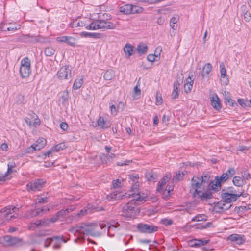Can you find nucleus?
I'll return each instance as SVG.
<instances>
[{"label":"nucleus","instance_id":"1","mask_svg":"<svg viewBox=\"0 0 251 251\" xmlns=\"http://www.w3.org/2000/svg\"><path fill=\"white\" fill-rule=\"evenodd\" d=\"M147 199L146 196H141L137 194L134 196V199L123 207L121 215L127 219L135 218L140 211L137 205L145 202Z\"/></svg>","mask_w":251,"mask_h":251},{"label":"nucleus","instance_id":"2","mask_svg":"<svg viewBox=\"0 0 251 251\" xmlns=\"http://www.w3.org/2000/svg\"><path fill=\"white\" fill-rule=\"evenodd\" d=\"M100 227V226L97 224L81 223L72 228L70 231L74 232L75 235L78 236L77 238L75 240V242H76L78 239L84 241L85 239L84 235H90L93 237L99 236L100 233L97 229Z\"/></svg>","mask_w":251,"mask_h":251},{"label":"nucleus","instance_id":"3","mask_svg":"<svg viewBox=\"0 0 251 251\" xmlns=\"http://www.w3.org/2000/svg\"><path fill=\"white\" fill-rule=\"evenodd\" d=\"M31 73L30 60L28 57H25L21 61L20 74L21 77L24 79L28 77Z\"/></svg>","mask_w":251,"mask_h":251},{"label":"nucleus","instance_id":"4","mask_svg":"<svg viewBox=\"0 0 251 251\" xmlns=\"http://www.w3.org/2000/svg\"><path fill=\"white\" fill-rule=\"evenodd\" d=\"M226 176V174L223 173L220 176H215L214 180L211 181L209 183L208 185L209 189H211L215 192H217L221 190L222 184L228 179Z\"/></svg>","mask_w":251,"mask_h":251},{"label":"nucleus","instance_id":"5","mask_svg":"<svg viewBox=\"0 0 251 251\" xmlns=\"http://www.w3.org/2000/svg\"><path fill=\"white\" fill-rule=\"evenodd\" d=\"M19 209V207L16 206L12 205L7 206L2 208L0 211V218L5 220H10L15 219L17 217L18 214L15 215H12V214L17 211Z\"/></svg>","mask_w":251,"mask_h":251},{"label":"nucleus","instance_id":"6","mask_svg":"<svg viewBox=\"0 0 251 251\" xmlns=\"http://www.w3.org/2000/svg\"><path fill=\"white\" fill-rule=\"evenodd\" d=\"M46 183V181L44 179H36L26 185V189L28 192L41 191Z\"/></svg>","mask_w":251,"mask_h":251},{"label":"nucleus","instance_id":"7","mask_svg":"<svg viewBox=\"0 0 251 251\" xmlns=\"http://www.w3.org/2000/svg\"><path fill=\"white\" fill-rule=\"evenodd\" d=\"M0 243L4 246H19L22 245V240L16 237L7 235L0 239Z\"/></svg>","mask_w":251,"mask_h":251},{"label":"nucleus","instance_id":"8","mask_svg":"<svg viewBox=\"0 0 251 251\" xmlns=\"http://www.w3.org/2000/svg\"><path fill=\"white\" fill-rule=\"evenodd\" d=\"M210 240H205L204 239H193L190 240L188 242L189 246L193 248H201L203 251H207L210 250L209 248H207L204 246L209 243Z\"/></svg>","mask_w":251,"mask_h":251},{"label":"nucleus","instance_id":"9","mask_svg":"<svg viewBox=\"0 0 251 251\" xmlns=\"http://www.w3.org/2000/svg\"><path fill=\"white\" fill-rule=\"evenodd\" d=\"M40 36L31 34H22L17 38V41L25 43H35L40 41Z\"/></svg>","mask_w":251,"mask_h":251},{"label":"nucleus","instance_id":"10","mask_svg":"<svg viewBox=\"0 0 251 251\" xmlns=\"http://www.w3.org/2000/svg\"><path fill=\"white\" fill-rule=\"evenodd\" d=\"M137 228L139 231L142 233H151L158 230L156 226L142 223L138 224Z\"/></svg>","mask_w":251,"mask_h":251},{"label":"nucleus","instance_id":"11","mask_svg":"<svg viewBox=\"0 0 251 251\" xmlns=\"http://www.w3.org/2000/svg\"><path fill=\"white\" fill-rule=\"evenodd\" d=\"M72 67L69 65L62 67L58 71V77L60 79H67L71 76Z\"/></svg>","mask_w":251,"mask_h":251},{"label":"nucleus","instance_id":"12","mask_svg":"<svg viewBox=\"0 0 251 251\" xmlns=\"http://www.w3.org/2000/svg\"><path fill=\"white\" fill-rule=\"evenodd\" d=\"M231 206V204L226 203L224 201H220L215 205L214 209L217 213H222L229 209Z\"/></svg>","mask_w":251,"mask_h":251},{"label":"nucleus","instance_id":"13","mask_svg":"<svg viewBox=\"0 0 251 251\" xmlns=\"http://www.w3.org/2000/svg\"><path fill=\"white\" fill-rule=\"evenodd\" d=\"M240 195L241 194L223 192L221 194V197L224 201L231 204V202L236 201Z\"/></svg>","mask_w":251,"mask_h":251},{"label":"nucleus","instance_id":"14","mask_svg":"<svg viewBox=\"0 0 251 251\" xmlns=\"http://www.w3.org/2000/svg\"><path fill=\"white\" fill-rule=\"evenodd\" d=\"M129 195L130 194L127 195L126 193L124 194L122 192L115 191L107 195L106 199L109 201H112L116 200L123 199L125 198L129 197Z\"/></svg>","mask_w":251,"mask_h":251},{"label":"nucleus","instance_id":"15","mask_svg":"<svg viewBox=\"0 0 251 251\" xmlns=\"http://www.w3.org/2000/svg\"><path fill=\"white\" fill-rule=\"evenodd\" d=\"M129 195L130 194L127 195L126 193L124 194L122 192L115 191L107 195L106 199L109 201H112L116 200L123 199L125 198L129 197Z\"/></svg>","mask_w":251,"mask_h":251},{"label":"nucleus","instance_id":"16","mask_svg":"<svg viewBox=\"0 0 251 251\" xmlns=\"http://www.w3.org/2000/svg\"><path fill=\"white\" fill-rule=\"evenodd\" d=\"M227 240L234 242L237 245H242L245 242L246 238L243 235L233 234L228 237Z\"/></svg>","mask_w":251,"mask_h":251},{"label":"nucleus","instance_id":"17","mask_svg":"<svg viewBox=\"0 0 251 251\" xmlns=\"http://www.w3.org/2000/svg\"><path fill=\"white\" fill-rule=\"evenodd\" d=\"M137 7L132 4H126L120 7V11L125 14H129L139 12Z\"/></svg>","mask_w":251,"mask_h":251},{"label":"nucleus","instance_id":"18","mask_svg":"<svg viewBox=\"0 0 251 251\" xmlns=\"http://www.w3.org/2000/svg\"><path fill=\"white\" fill-rule=\"evenodd\" d=\"M56 206L57 205H51L50 207L47 208V207H44L43 208L37 209L36 210H33L31 212L30 215L31 217H35L44 212L46 213L50 211L51 209H53L54 207Z\"/></svg>","mask_w":251,"mask_h":251},{"label":"nucleus","instance_id":"19","mask_svg":"<svg viewBox=\"0 0 251 251\" xmlns=\"http://www.w3.org/2000/svg\"><path fill=\"white\" fill-rule=\"evenodd\" d=\"M212 67L210 63H206L202 68V71L199 74V76L203 79L205 76L207 78L209 77V73L211 71Z\"/></svg>","mask_w":251,"mask_h":251},{"label":"nucleus","instance_id":"20","mask_svg":"<svg viewBox=\"0 0 251 251\" xmlns=\"http://www.w3.org/2000/svg\"><path fill=\"white\" fill-rule=\"evenodd\" d=\"M196 195L200 198L201 200L210 199L212 197V193L210 191L203 192L201 190H198V189H196L194 193L195 196H196Z\"/></svg>","mask_w":251,"mask_h":251},{"label":"nucleus","instance_id":"21","mask_svg":"<svg viewBox=\"0 0 251 251\" xmlns=\"http://www.w3.org/2000/svg\"><path fill=\"white\" fill-rule=\"evenodd\" d=\"M47 141L43 138H39L37 140L36 142L31 146L34 151H39L45 146Z\"/></svg>","mask_w":251,"mask_h":251},{"label":"nucleus","instance_id":"22","mask_svg":"<svg viewBox=\"0 0 251 251\" xmlns=\"http://www.w3.org/2000/svg\"><path fill=\"white\" fill-rule=\"evenodd\" d=\"M211 105L213 108L219 111L221 108V103L218 96L215 94L211 98Z\"/></svg>","mask_w":251,"mask_h":251},{"label":"nucleus","instance_id":"23","mask_svg":"<svg viewBox=\"0 0 251 251\" xmlns=\"http://www.w3.org/2000/svg\"><path fill=\"white\" fill-rule=\"evenodd\" d=\"M99 24L100 25V29H113L116 27V25L109 21V20L100 22Z\"/></svg>","mask_w":251,"mask_h":251},{"label":"nucleus","instance_id":"24","mask_svg":"<svg viewBox=\"0 0 251 251\" xmlns=\"http://www.w3.org/2000/svg\"><path fill=\"white\" fill-rule=\"evenodd\" d=\"M171 177V175L169 174H167L163 178H162L160 181H159L158 183V187L157 188V191L158 192H160L162 191L163 189V186L165 185L166 182L169 181L170 177Z\"/></svg>","mask_w":251,"mask_h":251},{"label":"nucleus","instance_id":"25","mask_svg":"<svg viewBox=\"0 0 251 251\" xmlns=\"http://www.w3.org/2000/svg\"><path fill=\"white\" fill-rule=\"evenodd\" d=\"M88 22H90L89 20H85L83 21L79 20L78 21L77 20L74 21L70 24V26L72 27H85L88 25Z\"/></svg>","mask_w":251,"mask_h":251},{"label":"nucleus","instance_id":"26","mask_svg":"<svg viewBox=\"0 0 251 251\" xmlns=\"http://www.w3.org/2000/svg\"><path fill=\"white\" fill-rule=\"evenodd\" d=\"M88 22V25L86 26V29L87 30H97L100 29V22L98 19L92 22L91 23H89Z\"/></svg>","mask_w":251,"mask_h":251},{"label":"nucleus","instance_id":"27","mask_svg":"<svg viewBox=\"0 0 251 251\" xmlns=\"http://www.w3.org/2000/svg\"><path fill=\"white\" fill-rule=\"evenodd\" d=\"M145 176L148 181H155L157 179V175L152 170L146 172Z\"/></svg>","mask_w":251,"mask_h":251},{"label":"nucleus","instance_id":"28","mask_svg":"<svg viewBox=\"0 0 251 251\" xmlns=\"http://www.w3.org/2000/svg\"><path fill=\"white\" fill-rule=\"evenodd\" d=\"M193 84V80L190 76L186 79V83L184 86V92L189 93L191 92Z\"/></svg>","mask_w":251,"mask_h":251},{"label":"nucleus","instance_id":"29","mask_svg":"<svg viewBox=\"0 0 251 251\" xmlns=\"http://www.w3.org/2000/svg\"><path fill=\"white\" fill-rule=\"evenodd\" d=\"M202 183L201 181V179L196 176H194L191 180V186L193 189H197L200 188Z\"/></svg>","mask_w":251,"mask_h":251},{"label":"nucleus","instance_id":"30","mask_svg":"<svg viewBox=\"0 0 251 251\" xmlns=\"http://www.w3.org/2000/svg\"><path fill=\"white\" fill-rule=\"evenodd\" d=\"M54 239L58 241L65 242L64 239H63L62 238H60L59 236H54V237H53L52 238H47L44 242V246L46 248L49 247L52 241Z\"/></svg>","mask_w":251,"mask_h":251},{"label":"nucleus","instance_id":"31","mask_svg":"<svg viewBox=\"0 0 251 251\" xmlns=\"http://www.w3.org/2000/svg\"><path fill=\"white\" fill-rule=\"evenodd\" d=\"M133 47L129 44L126 45L124 48V51L126 58H129L133 54Z\"/></svg>","mask_w":251,"mask_h":251},{"label":"nucleus","instance_id":"32","mask_svg":"<svg viewBox=\"0 0 251 251\" xmlns=\"http://www.w3.org/2000/svg\"><path fill=\"white\" fill-rule=\"evenodd\" d=\"M115 76V72L112 69L107 70L103 75L104 79L106 80H112Z\"/></svg>","mask_w":251,"mask_h":251},{"label":"nucleus","instance_id":"33","mask_svg":"<svg viewBox=\"0 0 251 251\" xmlns=\"http://www.w3.org/2000/svg\"><path fill=\"white\" fill-rule=\"evenodd\" d=\"M83 83V79L82 77L79 76L77 77L75 81L73 88L74 90H77L80 88Z\"/></svg>","mask_w":251,"mask_h":251},{"label":"nucleus","instance_id":"34","mask_svg":"<svg viewBox=\"0 0 251 251\" xmlns=\"http://www.w3.org/2000/svg\"><path fill=\"white\" fill-rule=\"evenodd\" d=\"M232 182L234 185L238 187L242 186L244 184L243 180L239 176H235L233 178Z\"/></svg>","mask_w":251,"mask_h":251},{"label":"nucleus","instance_id":"35","mask_svg":"<svg viewBox=\"0 0 251 251\" xmlns=\"http://www.w3.org/2000/svg\"><path fill=\"white\" fill-rule=\"evenodd\" d=\"M210 176H211L209 173H204L201 177L200 178L201 179V183L202 184L208 183L210 178Z\"/></svg>","mask_w":251,"mask_h":251},{"label":"nucleus","instance_id":"36","mask_svg":"<svg viewBox=\"0 0 251 251\" xmlns=\"http://www.w3.org/2000/svg\"><path fill=\"white\" fill-rule=\"evenodd\" d=\"M55 52V50L50 47L46 48L44 50V53L45 55L48 57H50L53 55Z\"/></svg>","mask_w":251,"mask_h":251},{"label":"nucleus","instance_id":"37","mask_svg":"<svg viewBox=\"0 0 251 251\" xmlns=\"http://www.w3.org/2000/svg\"><path fill=\"white\" fill-rule=\"evenodd\" d=\"M137 49L140 54H144L147 52L148 47L144 44H140L138 46Z\"/></svg>","mask_w":251,"mask_h":251},{"label":"nucleus","instance_id":"38","mask_svg":"<svg viewBox=\"0 0 251 251\" xmlns=\"http://www.w3.org/2000/svg\"><path fill=\"white\" fill-rule=\"evenodd\" d=\"M185 174L183 172H178L176 173V175L173 176V181L174 182H178L182 179Z\"/></svg>","mask_w":251,"mask_h":251},{"label":"nucleus","instance_id":"39","mask_svg":"<svg viewBox=\"0 0 251 251\" xmlns=\"http://www.w3.org/2000/svg\"><path fill=\"white\" fill-rule=\"evenodd\" d=\"M111 18V15L108 13H104L99 15V22L109 21Z\"/></svg>","mask_w":251,"mask_h":251},{"label":"nucleus","instance_id":"40","mask_svg":"<svg viewBox=\"0 0 251 251\" xmlns=\"http://www.w3.org/2000/svg\"><path fill=\"white\" fill-rule=\"evenodd\" d=\"M33 224L35 225L36 227H39L40 226H46L49 224V222H48L47 219H44L36 221Z\"/></svg>","mask_w":251,"mask_h":251},{"label":"nucleus","instance_id":"41","mask_svg":"<svg viewBox=\"0 0 251 251\" xmlns=\"http://www.w3.org/2000/svg\"><path fill=\"white\" fill-rule=\"evenodd\" d=\"M122 104L123 106H124V104L122 102H120L119 103V105H118L117 107H116V106L114 104H112L110 106V111L112 115H116L118 111V109L120 107V105Z\"/></svg>","mask_w":251,"mask_h":251},{"label":"nucleus","instance_id":"42","mask_svg":"<svg viewBox=\"0 0 251 251\" xmlns=\"http://www.w3.org/2000/svg\"><path fill=\"white\" fill-rule=\"evenodd\" d=\"M65 148H66L65 144L61 143L52 147V151L57 152L60 150H63Z\"/></svg>","mask_w":251,"mask_h":251},{"label":"nucleus","instance_id":"43","mask_svg":"<svg viewBox=\"0 0 251 251\" xmlns=\"http://www.w3.org/2000/svg\"><path fill=\"white\" fill-rule=\"evenodd\" d=\"M173 189H174V186H173L168 185L166 186L165 191L164 192V193H163L164 197H166V199H168L169 197V196L170 195V193L171 191H172L173 190Z\"/></svg>","mask_w":251,"mask_h":251},{"label":"nucleus","instance_id":"44","mask_svg":"<svg viewBox=\"0 0 251 251\" xmlns=\"http://www.w3.org/2000/svg\"><path fill=\"white\" fill-rule=\"evenodd\" d=\"M97 124L99 126H100L102 128H106L108 127V126H106L105 125V121L104 120V118L102 117H100L98 121H97Z\"/></svg>","mask_w":251,"mask_h":251},{"label":"nucleus","instance_id":"45","mask_svg":"<svg viewBox=\"0 0 251 251\" xmlns=\"http://www.w3.org/2000/svg\"><path fill=\"white\" fill-rule=\"evenodd\" d=\"M224 174H226V177H227L228 179H229L232 177L233 175L235 174V170L233 168H230L226 171V172L224 173Z\"/></svg>","mask_w":251,"mask_h":251},{"label":"nucleus","instance_id":"46","mask_svg":"<svg viewBox=\"0 0 251 251\" xmlns=\"http://www.w3.org/2000/svg\"><path fill=\"white\" fill-rule=\"evenodd\" d=\"M225 100L228 103L229 105L234 107L235 105H237V104L235 102V101L232 100L229 96H225Z\"/></svg>","mask_w":251,"mask_h":251},{"label":"nucleus","instance_id":"47","mask_svg":"<svg viewBox=\"0 0 251 251\" xmlns=\"http://www.w3.org/2000/svg\"><path fill=\"white\" fill-rule=\"evenodd\" d=\"M7 174H11L12 172V169L16 167V163L14 161L9 162L7 164Z\"/></svg>","mask_w":251,"mask_h":251},{"label":"nucleus","instance_id":"48","mask_svg":"<svg viewBox=\"0 0 251 251\" xmlns=\"http://www.w3.org/2000/svg\"><path fill=\"white\" fill-rule=\"evenodd\" d=\"M220 73L221 77L224 78L227 76L226 70L223 63L220 65Z\"/></svg>","mask_w":251,"mask_h":251},{"label":"nucleus","instance_id":"49","mask_svg":"<svg viewBox=\"0 0 251 251\" xmlns=\"http://www.w3.org/2000/svg\"><path fill=\"white\" fill-rule=\"evenodd\" d=\"M183 77L182 74L178 76L176 81H175L174 83V85L179 87V86L181 85L183 82Z\"/></svg>","mask_w":251,"mask_h":251},{"label":"nucleus","instance_id":"50","mask_svg":"<svg viewBox=\"0 0 251 251\" xmlns=\"http://www.w3.org/2000/svg\"><path fill=\"white\" fill-rule=\"evenodd\" d=\"M178 87L174 85V90L172 93V98L174 99H177L178 97Z\"/></svg>","mask_w":251,"mask_h":251},{"label":"nucleus","instance_id":"51","mask_svg":"<svg viewBox=\"0 0 251 251\" xmlns=\"http://www.w3.org/2000/svg\"><path fill=\"white\" fill-rule=\"evenodd\" d=\"M206 216L204 215H198L192 218V220L193 221H201L202 220H206Z\"/></svg>","mask_w":251,"mask_h":251},{"label":"nucleus","instance_id":"52","mask_svg":"<svg viewBox=\"0 0 251 251\" xmlns=\"http://www.w3.org/2000/svg\"><path fill=\"white\" fill-rule=\"evenodd\" d=\"M36 202L37 203L41 204V203H46L48 202V198L47 197H42L41 196H38Z\"/></svg>","mask_w":251,"mask_h":251},{"label":"nucleus","instance_id":"53","mask_svg":"<svg viewBox=\"0 0 251 251\" xmlns=\"http://www.w3.org/2000/svg\"><path fill=\"white\" fill-rule=\"evenodd\" d=\"M66 43L71 46L74 47L75 45V39L71 36H68Z\"/></svg>","mask_w":251,"mask_h":251},{"label":"nucleus","instance_id":"54","mask_svg":"<svg viewBox=\"0 0 251 251\" xmlns=\"http://www.w3.org/2000/svg\"><path fill=\"white\" fill-rule=\"evenodd\" d=\"M57 216L56 217H58L59 218H64L66 216L68 215V213L66 210V209H61L56 213Z\"/></svg>","mask_w":251,"mask_h":251},{"label":"nucleus","instance_id":"55","mask_svg":"<svg viewBox=\"0 0 251 251\" xmlns=\"http://www.w3.org/2000/svg\"><path fill=\"white\" fill-rule=\"evenodd\" d=\"M161 223L166 226H168L173 224V221L170 219L164 218L161 220Z\"/></svg>","mask_w":251,"mask_h":251},{"label":"nucleus","instance_id":"56","mask_svg":"<svg viewBox=\"0 0 251 251\" xmlns=\"http://www.w3.org/2000/svg\"><path fill=\"white\" fill-rule=\"evenodd\" d=\"M9 174H7V172L5 174L0 173V182H4L9 179Z\"/></svg>","mask_w":251,"mask_h":251},{"label":"nucleus","instance_id":"57","mask_svg":"<svg viewBox=\"0 0 251 251\" xmlns=\"http://www.w3.org/2000/svg\"><path fill=\"white\" fill-rule=\"evenodd\" d=\"M244 19L246 22H249L251 19V15L250 12L246 11V12L243 13Z\"/></svg>","mask_w":251,"mask_h":251},{"label":"nucleus","instance_id":"58","mask_svg":"<svg viewBox=\"0 0 251 251\" xmlns=\"http://www.w3.org/2000/svg\"><path fill=\"white\" fill-rule=\"evenodd\" d=\"M237 101L239 104L243 107L250 106V104L248 102L246 103L245 100L243 99H238Z\"/></svg>","mask_w":251,"mask_h":251},{"label":"nucleus","instance_id":"59","mask_svg":"<svg viewBox=\"0 0 251 251\" xmlns=\"http://www.w3.org/2000/svg\"><path fill=\"white\" fill-rule=\"evenodd\" d=\"M121 184V182L118 179L114 180L112 181V186L113 188L116 189L120 187Z\"/></svg>","mask_w":251,"mask_h":251},{"label":"nucleus","instance_id":"60","mask_svg":"<svg viewBox=\"0 0 251 251\" xmlns=\"http://www.w3.org/2000/svg\"><path fill=\"white\" fill-rule=\"evenodd\" d=\"M162 98L161 94L157 93L156 98V105H161L162 104Z\"/></svg>","mask_w":251,"mask_h":251},{"label":"nucleus","instance_id":"61","mask_svg":"<svg viewBox=\"0 0 251 251\" xmlns=\"http://www.w3.org/2000/svg\"><path fill=\"white\" fill-rule=\"evenodd\" d=\"M68 36H62L56 38V41L60 43H66Z\"/></svg>","mask_w":251,"mask_h":251},{"label":"nucleus","instance_id":"62","mask_svg":"<svg viewBox=\"0 0 251 251\" xmlns=\"http://www.w3.org/2000/svg\"><path fill=\"white\" fill-rule=\"evenodd\" d=\"M57 216L56 213L53 215L52 217L48 219V222H49V224L50 223H53L56 222L59 218L58 217H56Z\"/></svg>","mask_w":251,"mask_h":251},{"label":"nucleus","instance_id":"63","mask_svg":"<svg viewBox=\"0 0 251 251\" xmlns=\"http://www.w3.org/2000/svg\"><path fill=\"white\" fill-rule=\"evenodd\" d=\"M158 55L154 54H149L147 56V60L153 62L155 60V57H157Z\"/></svg>","mask_w":251,"mask_h":251},{"label":"nucleus","instance_id":"64","mask_svg":"<svg viewBox=\"0 0 251 251\" xmlns=\"http://www.w3.org/2000/svg\"><path fill=\"white\" fill-rule=\"evenodd\" d=\"M239 210L241 211L245 212L248 210L251 209V205H246L245 206H241L239 207Z\"/></svg>","mask_w":251,"mask_h":251}]
</instances>
